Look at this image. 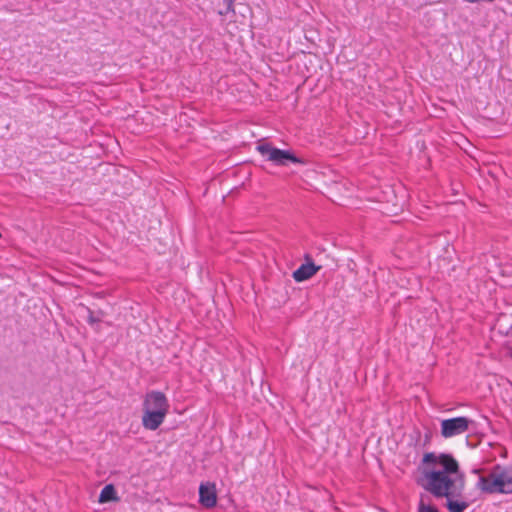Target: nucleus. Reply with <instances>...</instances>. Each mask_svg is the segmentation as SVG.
<instances>
[{
	"label": "nucleus",
	"instance_id": "f257e3e1",
	"mask_svg": "<svg viewBox=\"0 0 512 512\" xmlns=\"http://www.w3.org/2000/svg\"><path fill=\"white\" fill-rule=\"evenodd\" d=\"M416 483L434 498L445 499L448 512H465L470 506L465 496V473L452 454L425 453L418 466Z\"/></svg>",
	"mask_w": 512,
	"mask_h": 512
},
{
	"label": "nucleus",
	"instance_id": "f03ea898",
	"mask_svg": "<svg viewBox=\"0 0 512 512\" xmlns=\"http://www.w3.org/2000/svg\"><path fill=\"white\" fill-rule=\"evenodd\" d=\"M169 401L161 391H150L143 401L142 425L145 429L156 430L164 422L169 412Z\"/></svg>",
	"mask_w": 512,
	"mask_h": 512
},
{
	"label": "nucleus",
	"instance_id": "7ed1b4c3",
	"mask_svg": "<svg viewBox=\"0 0 512 512\" xmlns=\"http://www.w3.org/2000/svg\"><path fill=\"white\" fill-rule=\"evenodd\" d=\"M476 487L483 493H512V469L496 465L487 476H480Z\"/></svg>",
	"mask_w": 512,
	"mask_h": 512
},
{
	"label": "nucleus",
	"instance_id": "20e7f679",
	"mask_svg": "<svg viewBox=\"0 0 512 512\" xmlns=\"http://www.w3.org/2000/svg\"><path fill=\"white\" fill-rule=\"evenodd\" d=\"M256 150L264 157L267 161H270L278 166H285L287 162L294 164H304V161L297 157L294 153L289 150H282L272 146L270 143H259L256 146Z\"/></svg>",
	"mask_w": 512,
	"mask_h": 512
},
{
	"label": "nucleus",
	"instance_id": "39448f33",
	"mask_svg": "<svg viewBox=\"0 0 512 512\" xmlns=\"http://www.w3.org/2000/svg\"><path fill=\"white\" fill-rule=\"evenodd\" d=\"M474 421L465 416L443 419L440 423V434L443 438H453L470 430Z\"/></svg>",
	"mask_w": 512,
	"mask_h": 512
},
{
	"label": "nucleus",
	"instance_id": "423d86ee",
	"mask_svg": "<svg viewBox=\"0 0 512 512\" xmlns=\"http://www.w3.org/2000/svg\"><path fill=\"white\" fill-rule=\"evenodd\" d=\"M199 503L205 508H213L217 504L216 485L212 482L201 483L199 486Z\"/></svg>",
	"mask_w": 512,
	"mask_h": 512
},
{
	"label": "nucleus",
	"instance_id": "0eeeda50",
	"mask_svg": "<svg viewBox=\"0 0 512 512\" xmlns=\"http://www.w3.org/2000/svg\"><path fill=\"white\" fill-rule=\"evenodd\" d=\"M320 268V266H316L313 262L302 264L293 272V278L297 282L308 280L314 276Z\"/></svg>",
	"mask_w": 512,
	"mask_h": 512
},
{
	"label": "nucleus",
	"instance_id": "6e6552de",
	"mask_svg": "<svg viewBox=\"0 0 512 512\" xmlns=\"http://www.w3.org/2000/svg\"><path fill=\"white\" fill-rule=\"evenodd\" d=\"M115 500H118V497L114 486L112 484L106 485L100 492L99 502L106 503Z\"/></svg>",
	"mask_w": 512,
	"mask_h": 512
},
{
	"label": "nucleus",
	"instance_id": "1a4fd4ad",
	"mask_svg": "<svg viewBox=\"0 0 512 512\" xmlns=\"http://www.w3.org/2000/svg\"><path fill=\"white\" fill-rule=\"evenodd\" d=\"M418 512H439V510L432 504H426L423 499L418 504Z\"/></svg>",
	"mask_w": 512,
	"mask_h": 512
},
{
	"label": "nucleus",
	"instance_id": "9d476101",
	"mask_svg": "<svg viewBox=\"0 0 512 512\" xmlns=\"http://www.w3.org/2000/svg\"><path fill=\"white\" fill-rule=\"evenodd\" d=\"M88 312H89L88 322L90 324H95V323L100 322L104 315L103 311H98L97 315H94V313L90 309L88 310Z\"/></svg>",
	"mask_w": 512,
	"mask_h": 512
},
{
	"label": "nucleus",
	"instance_id": "9b49d317",
	"mask_svg": "<svg viewBox=\"0 0 512 512\" xmlns=\"http://www.w3.org/2000/svg\"><path fill=\"white\" fill-rule=\"evenodd\" d=\"M224 4L226 6V9L224 11H220V15L227 14L230 11H233V0H223Z\"/></svg>",
	"mask_w": 512,
	"mask_h": 512
}]
</instances>
